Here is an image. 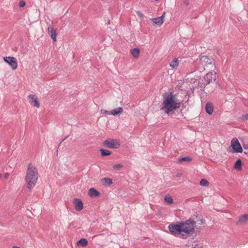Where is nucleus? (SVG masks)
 I'll return each instance as SVG.
<instances>
[{"label": "nucleus", "mask_w": 248, "mask_h": 248, "mask_svg": "<svg viewBox=\"0 0 248 248\" xmlns=\"http://www.w3.org/2000/svg\"><path fill=\"white\" fill-rule=\"evenodd\" d=\"M196 221L188 219L186 221L171 223L168 228L172 235L186 239L194 233Z\"/></svg>", "instance_id": "1"}, {"label": "nucleus", "mask_w": 248, "mask_h": 248, "mask_svg": "<svg viewBox=\"0 0 248 248\" xmlns=\"http://www.w3.org/2000/svg\"><path fill=\"white\" fill-rule=\"evenodd\" d=\"M181 104L176 94L172 92H168L163 95L161 110L164 111L166 114H169L179 108Z\"/></svg>", "instance_id": "2"}, {"label": "nucleus", "mask_w": 248, "mask_h": 248, "mask_svg": "<svg viewBox=\"0 0 248 248\" xmlns=\"http://www.w3.org/2000/svg\"><path fill=\"white\" fill-rule=\"evenodd\" d=\"M38 178V172L37 169L31 163L28 165L26 171L25 181L29 186H34Z\"/></svg>", "instance_id": "3"}, {"label": "nucleus", "mask_w": 248, "mask_h": 248, "mask_svg": "<svg viewBox=\"0 0 248 248\" xmlns=\"http://www.w3.org/2000/svg\"><path fill=\"white\" fill-rule=\"evenodd\" d=\"M200 63L204 67L211 70L215 69V60L213 58L207 56H201L200 57Z\"/></svg>", "instance_id": "4"}, {"label": "nucleus", "mask_w": 248, "mask_h": 248, "mask_svg": "<svg viewBox=\"0 0 248 248\" xmlns=\"http://www.w3.org/2000/svg\"><path fill=\"white\" fill-rule=\"evenodd\" d=\"M231 146L232 149V153H242L243 152L242 147L237 138H234L232 139L231 142Z\"/></svg>", "instance_id": "5"}, {"label": "nucleus", "mask_w": 248, "mask_h": 248, "mask_svg": "<svg viewBox=\"0 0 248 248\" xmlns=\"http://www.w3.org/2000/svg\"><path fill=\"white\" fill-rule=\"evenodd\" d=\"M104 144L106 147L111 149H117L120 146V141L118 140L109 139L104 141Z\"/></svg>", "instance_id": "6"}, {"label": "nucleus", "mask_w": 248, "mask_h": 248, "mask_svg": "<svg viewBox=\"0 0 248 248\" xmlns=\"http://www.w3.org/2000/svg\"><path fill=\"white\" fill-rule=\"evenodd\" d=\"M4 61L8 64L13 70H15L17 68V62L14 57H5L3 58Z\"/></svg>", "instance_id": "7"}, {"label": "nucleus", "mask_w": 248, "mask_h": 248, "mask_svg": "<svg viewBox=\"0 0 248 248\" xmlns=\"http://www.w3.org/2000/svg\"><path fill=\"white\" fill-rule=\"evenodd\" d=\"M204 79L207 84H210L216 81V72L214 71V69L212 70L211 72L206 74L204 77Z\"/></svg>", "instance_id": "8"}, {"label": "nucleus", "mask_w": 248, "mask_h": 248, "mask_svg": "<svg viewBox=\"0 0 248 248\" xmlns=\"http://www.w3.org/2000/svg\"><path fill=\"white\" fill-rule=\"evenodd\" d=\"M28 99L30 104L37 108L40 107V103L38 101V97L33 94H29L28 97Z\"/></svg>", "instance_id": "9"}, {"label": "nucleus", "mask_w": 248, "mask_h": 248, "mask_svg": "<svg viewBox=\"0 0 248 248\" xmlns=\"http://www.w3.org/2000/svg\"><path fill=\"white\" fill-rule=\"evenodd\" d=\"M166 12H164L163 15L159 17L152 18L151 20L152 21L154 24L157 25L158 26H161L164 23V18L165 17Z\"/></svg>", "instance_id": "10"}, {"label": "nucleus", "mask_w": 248, "mask_h": 248, "mask_svg": "<svg viewBox=\"0 0 248 248\" xmlns=\"http://www.w3.org/2000/svg\"><path fill=\"white\" fill-rule=\"evenodd\" d=\"M73 204L75 210L77 211H80L83 209V203L81 200L79 199H74Z\"/></svg>", "instance_id": "11"}, {"label": "nucleus", "mask_w": 248, "mask_h": 248, "mask_svg": "<svg viewBox=\"0 0 248 248\" xmlns=\"http://www.w3.org/2000/svg\"><path fill=\"white\" fill-rule=\"evenodd\" d=\"M48 33L50 35L51 38L53 40L54 42H56L57 40V32L56 30H55L53 27H48Z\"/></svg>", "instance_id": "12"}, {"label": "nucleus", "mask_w": 248, "mask_h": 248, "mask_svg": "<svg viewBox=\"0 0 248 248\" xmlns=\"http://www.w3.org/2000/svg\"><path fill=\"white\" fill-rule=\"evenodd\" d=\"M206 112L209 115H211L214 110V107L211 103H207L205 106Z\"/></svg>", "instance_id": "13"}, {"label": "nucleus", "mask_w": 248, "mask_h": 248, "mask_svg": "<svg viewBox=\"0 0 248 248\" xmlns=\"http://www.w3.org/2000/svg\"><path fill=\"white\" fill-rule=\"evenodd\" d=\"M179 61L178 59L175 58L173 59L170 63V66L174 69H176L179 66Z\"/></svg>", "instance_id": "14"}, {"label": "nucleus", "mask_w": 248, "mask_h": 248, "mask_svg": "<svg viewBox=\"0 0 248 248\" xmlns=\"http://www.w3.org/2000/svg\"><path fill=\"white\" fill-rule=\"evenodd\" d=\"M123 111V108L122 107H119V108H116L115 109H112V110L110 111V115L115 116V115H118L119 114L122 113Z\"/></svg>", "instance_id": "15"}, {"label": "nucleus", "mask_w": 248, "mask_h": 248, "mask_svg": "<svg viewBox=\"0 0 248 248\" xmlns=\"http://www.w3.org/2000/svg\"><path fill=\"white\" fill-rule=\"evenodd\" d=\"M89 195L91 197H97L99 195V192L94 188H91L89 190Z\"/></svg>", "instance_id": "16"}, {"label": "nucleus", "mask_w": 248, "mask_h": 248, "mask_svg": "<svg viewBox=\"0 0 248 248\" xmlns=\"http://www.w3.org/2000/svg\"><path fill=\"white\" fill-rule=\"evenodd\" d=\"M248 221V214L243 215L239 217L238 222L240 224H244Z\"/></svg>", "instance_id": "17"}, {"label": "nucleus", "mask_w": 248, "mask_h": 248, "mask_svg": "<svg viewBox=\"0 0 248 248\" xmlns=\"http://www.w3.org/2000/svg\"><path fill=\"white\" fill-rule=\"evenodd\" d=\"M203 244L200 241H194L191 247V248H203Z\"/></svg>", "instance_id": "18"}, {"label": "nucleus", "mask_w": 248, "mask_h": 248, "mask_svg": "<svg viewBox=\"0 0 248 248\" xmlns=\"http://www.w3.org/2000/svg\"><path fill=\"white\" fill-rule=\"evenodd\" d=\"M88 245V241L85 238H82L77 242V246L86 247Z\"/></svg>", "instance_id": "19"}, {"label": "nucleus", "mask_w": 248, "mask_h": 248, "mask_svg": "<svg viewBox=\"0 0 248 248\" xmlns=\"http://www.w3.org/2000/svg\"><path fill=\"white\" fill-rule=\"evenodd\" d=\"M131 53L134 58H137L139 56L140 50L139 48H135L131 50Z\"/></svg>", "instance_id": "20"}, {"label": "nucleus", "mask_w": 248, "mask_h": 248, "mask_svg": "<svg viewBox=\"0 0 248 248\" xmlns=\"http://www.w3.org/2000/svg\"><path fill=\"white\" fill-rule=\"evenodd\" d=\"M102 184L103 185H110L112 184V180L108 178L101 179Z\"/></svg>", "instance_id": "21"}, {"label": "nucleus", "mask_w": 248, "mask_h": 248, "mask_svg": "<svg viewBox=\"0 0 248 248\" xmlns=\"http://www.w3.org/2000/svg\"><path fill=\"white\" fill-rule=\"evenodd\" d=\"M192 160V158L190 156L183 157L178 159V162L180 163L183 161L190 162Z\"/></svg>", "instance_id": "22"}, {"label": "nucleus", "mask_w": 248, "mask_h": 248, "mask_svg": "<svg viewBox=\"0 0 248 248\" xmlns=\"http://www.w3.org/2000/svg\"><path fill=\"white\" fill-rule=\"evenodd\" d=\"M242 162L240 159H238L235 163L234 168L237 170L241 169Z\"/></svg>", "instance_id": "23"}, {"label": "nucleus", "mask_w": 248, "mask_h": 248, "mask_svg": "<svg viewBox=\"0 0 248 248\" xmlns=\"http://www.w3.org/2000/svg\"><path fill=\"white\" fill-rule=\"evenodd\" d=\"M100 151L102 156H108L111 154V152L108 150L101 149Z\"/></svg>", "instance_id": "24"}, {"label": "nucleus", "mask_w": 248, "mask_h": 248, "mask_svg": "<svg viewBox=\"0 0 248 248\" xmlns=\"http://www.w3.org/2000/svg\"><path fill=\"white\" fill-rule=\"evenodd\" d=\"M165 201L168 203H172L173 202V200L172 198L169 195H167L165 197Z\"/></svg>", "instance_id": "25"}, {"label": "nucleus", "mask_w": 248, "mask_h": 248, "mask_svg": "<svg viewBox=\"0 0 248 248\" xmlns=\"http://www.w3.org/2000/svg\"><path fill=\"white\" fill-rule=\"evenodd\" d=\"M200 184L201 186H206L209 185V182L207 180L202 179L200 181Z\"/></svg>", "instance_id": "26"}, {"label": "nucleus", "mask_w": 248, "mask_h": 248, "mask_svg": "<svg viewBox=\"0 0 248 248\" xmlns=\"http://www.w3.org/2000/svg\"><path fill=\"white\" fill-rule=\"evenodd\" d=\"M123 167V166L121 164H115L113 166V169L114 170H119Z\"/></svg>", "instance_id": "27"}, {"label": "nucleus", "mask_w": 248, "mask_h": 248, "mask_svg": "<svg viewBox=\"0 0 248 248\" xmlns=\"http://www.w3.org/2000/svg\"><path fill=\"white\" fill-rule=\"evenodd\" d=\"M100 113H101V114H107V115H110V111H108V110L103 109L100 110Z\"/></svg>", "instance_id": "28"}, {"label": "nucleus", "mask_w": 248, "mask_h": 248, "mask_svg": "<svg viewBox=\"0 0 248 248\" xmlns=\"http://www.w3.org/2000/svg\"><path fill=\"white\" fill-rule=\"evenodd\" d=\"M26 3L24 0H20L19 2V6L20 7H23L25 6Z\"/></svg>", "instance_id": "29"}, {"label": "nucleus", "mask_w": 248, "mask_h": 248, "mask_svg": "<svg viewBox=\"0 0 248 248\" xmlns=\"http://www.w3.org/2000/svg\"><path fill=\"white\" fill-rule=\"evenodd\" d=\"M10 176V173H5L3 175V180H6L8 179V178Z\"/></svg>", "instance_id": "30"}, {"label": "nucleus", "mask_w": 248, "mask_h": 248, "mask_svg": "<svg viewBox=\"0 0 248 248\" xmlns=\"http://www.w3.org/2000/svg\"><path fill=\"white\" fill-rule=\"evenodd\" d=\"M241 119L243 121L248 120V113L243 115Z\"/></svg>", "instance_id": "31"}, {"label": "nucleus", "mask_w": 248, "mask_h": 248, "mask_svg": "<svg viewBox=\"0 0 248 248\" xmlns=\"http://www.w3.org/2000/svg\"><path fill=\"white\" fill-rule=\"evenodd\" d=\"M137 16L141 18H143V16H144V15L140 11H137Z\"/></svg>", "instance_id": "32"}, {"label": "nucleus", "mask_w": 248, "mask_h": 248, "mask_svg": "<svg viewBox=\"0 0 248 248\" xmlns=\"http://www.w3.org/2000/svg\"><path fill=\"white\" fill-rule=\"evenodd\" d=\"M184 3L185 5L187 6L189 5V1L188 0H185L184 1Z\"/></svg>", "instance_id": "33"}, {"label": "nucleus", "mask_w": 248, "mask_h": 248, "mask_svg": "<svg viewBox=\"0 0 248 248\" xmlns=\"http://www.w3.org/2000/svg\"><path fill=\"white\" fill-rule=\"evenodd\" d=\"M182 175V173L181 172H178L176 174V177H180Z\"/></svg>", "instance_id": "34"}, {"label": "nucleus", "mask_w": 248, "mask_h": 248, "mask_svg": "<svg viewBox=\"0 0 248 248\" xmlns=\"http://www.w3.org/2000/svg\"><path fill=\"white\" fill-rule=\"evenodd\" d=\"M244 147L245 149H248V148L247 146H245V145H244Z\"/></svg>", "instance_id": "35"}, {"label": "nucleus", "mask_w": 248, "mask_h": 248, "mask_svg": "<svg viewBox=\"0 0 248 248\" xmlns=\"http://www.w3.org/2000/svg\"><path fill=\"white\" fill-rule=\"evenodd\" d=\"M2 174L0 173V179L2 178Z\"/></svg>", "instance_id": "36"}]
</instances>
